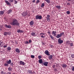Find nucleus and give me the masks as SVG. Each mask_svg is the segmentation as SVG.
<instances>
[{
    "label": "nucleus",
    "mask_w": 74,
    "mask_h": 74,
    "mask_svg": "<svg viewBox=\"0 0 74 74\" xmlns=\"http://www.w3.org/2000/svg\"><path fill=\"white\" fill-rule=\"evenodd\" d=\"M1 52H2V51H1Z\"/></svg>",
    "instance_id": "69168bd1"
},
{
    "label": "nucleus",
    "mask_w": 74,
    "mask_h": 74,
    "mask_svg": "<svg viewBox=\"0 0 74 74\" xmlns=\"http://www.w3.org/2000/svg\"><path fill=\"white\" fill-rule=\"evenodd\" d=\"M11 60H9V61L7 62V63L8 64H11Z\"/></svg>",
    "instance_id": "b1692460"
},
{
    "label": "nucleus",
    "mask_w": 74,
    "mask_h": 74,
    "mask_svg": "<svg viewBox=\"0 0 74 74\" xmlns=\"http://www.w3.org/2000/svg\"><path fill=\"white\" fill-rule=\"evenodd\" d=\"M5 27L6 28H8L9 29H11V26L10 25H7L6 24L5 25Z\"/></svg>",
    "instance_id": "6e6552de"
},
{
    "label": "nucleus",
    "mask_w": 74,
    "mask_h": 74,
    "mask_svg": "<svg viewBox=\"0 0 74 74\" xmlns=\"http://www.w3.org/2000/svg\"><path fill=\"white\" fill-rule=\"evenodd\" d=\"M48 33H49V34H50V32L48 31Z\"/></svg>",
    "instance_id": "4d7b16f0"
},
{
    "label": "nucleus",
    "mask_w": 74,
    "mask_h": 74,
    "mask_svg": "<svg viewBox=\"0 0 74 74\" xmlns=\"http://www.w3.org/2000/svg\"><path fill=\"white\" fill-rule=\"evenodd\" d=\"M54 71H57V69H54Z\"/></svg>",
    "instance_id": "5fc2aeb1"
},
{
    "label": "nucleus",
    "mask_w": 74,
    "mask_h": 74,
    "mask_svg": "<svg viewBox=\"0 0 74 74\" xmlns=\"http://www.w3.org/2000/svg\"><path fill=\"white\" fill-rule=\"evenodd\" d=\"M63 34H64V32L61 33L60 34H57L56 36V37L57 38H59L61 37L62 36H63Z\"/></svg>",
    "instance_id": "f03ea898"
},
{
    "label": "nucleus",
    "mask_w": 74,
    "mask_h": 74,
    "mask_svg": "<svg viewBox=\"0 0 74 74\" xmlns=\"http://www.w3.org/2000/svg\"><path fill=\"white\" fill-rule=\"evenodd\" d=\"M1 43H0V46H1Z\"/></svg>",
    "instance_id": "680f3d73"
},
{
    "label": "nucleus",
    "mask_w": 74,
    "mask_h": 74,
    "mask_svg": "<svg viewBox=\"0 0 74 74\" xmlns=\"http://www.w3.org/2000/svg\"><path fill=\"white\" fill-rule=\"evenodd\" d=\"M7 74H11V73L10 72H8L7 73Z\"/></svg>",
    "instance_id": "864d4df0"
},
{
    "label": "nucleus",
    "mask_w": 74,
    "mask_h": 74,
    "mask_svg": "<svg viewBox=\"0 0 74 74\" xmlns=\"http://www.w3.org/2000/svg\"><path fill=\"white\" fill-rule=\"evenodd\" d=\"M71 57L72 58H74V54H72L71 55Z\"/></svg>",
    "instance_id": "72a5a7b5"
},
{
    "label": "nucleus",
    "mask_w": 74,
    "mask_h": 74,
    "mask_svg": "<svg viewBox=\"0 0 74 74\" xmlns=\"http://www.w3.org/2000/svg\"><path fill=\"white\" fill-rule=\"evenodd\" d=\"M58 42L59 44H62L63 42V40H61V38H60L58 39Z\"/></svg>",
    "instance_id": "423d86ee"
},
{
    "label": "nucleus",
    "mask_w": 74,
    "mask_h": 74,
    "mask_svg": "<svg viewBox=\"0 0 74 74\" xmlns=\"http://www.w3.org/2000/svg\"><path fill=\"white\" fill-rule=\"evenodd\" d=\"M8 69L9 71H11V68L10 67Z\"/></svg>",
    "instance_id": "a19ab883"
},
{
    "label": "nucleus",
    "mask_w": 74,
    "mask_h": 74,
    "mask_svg": "<svg viewBox=\"0 0 74 74\" xmlns=\"http://www.w3.org/2000/svg\"><path fill=\"white\" fill-rule=\"evenodd\" d=\"M1 73V74H3V73H4V72H3V71H2Z\"/></svg>",
    "instance_id": "6e6d98bb"
},
{
    "label": "nucleus",
    "mask_w": 74,
    "mask_h": 74,
    "mask_svg": "<svg viewBox=\"0 0 74 74\" xmlns=\"http://www.w3.org/2000/svg\"><path fill=\"white\" fill-rule=\"evenodd\" d=\"M52 66L53 68H55V65H53Z\"/></svg>",
    "instance_id": "de8ad7c7"
},
{
    "label": "nucleus",
    "mask_w": 74,
    "mask_h": 74,
    "mask_svg": "<svg viewBox=\"0 0 74 74\" xmlns=\"http://www.w3.org/2000/svg\"><path fill=\"white\" fill-rule=\"evenodd\" d=\"M5 3H6L8 5H10L11 3L9 2L8 1H5Z\"/></svg>",
    "instance_id": "f8f14e48"
},
{
    "label": "nucleus",
    "mask_w": 74,
    "mask_h": 74,
    "mask_svg": "<svg viewBox=\"0 0 74 74\" xmlns=\"http://www.w3.org/2000/svg\"><path fill=\"white\" fill-rule=\"evenodd\" d=\"M56 8H57V9H58L59 10H60V8H61V7L60 6L57 5L56 6Z\"/></svg>",
    "instance_id": "a211bd4d"
},
{
    "label": "nucleus",
    "mask_w": 74,
    "mask_h": 74,
    "mask_svg": "<svg viewBox=\"0 0 74 74\" xmlns=\"http://www.w3.org/2000/svg\"><path fill=\"white\" fill-rule=\"evenodd\" d=\"M41 37L42 38H45V36H43V35H42V36H41Z\"/></svg>",
    "instance_id": "09e8293b"
},
{
    "label": "nucleus",
    "mask_w": 74,
    "mask_h": 74,
    "mask_svg": "<svg viewBox=\"0 0 74 74\" xmlns=\"http://www.w3.org/2000/svg\"><path fill=\"white\" fill-rule=\"evenodd\" d=\"M56 65H57H57H59V64H57Z\"/></svg>",
    "instance_id": "e2e57ef3"
},
{
    "label": "nucleus",
    "mask_w": 74,
    "mask_h": 74,
    "mask_svg": "<svg viewBox=\"0 0 74 74\" xmlns=\"http://www.w3.org/2000/svg\"><path fill=\"white\" fill-rule=\"evenodd\" d=\"M29 24L30 25H33V24H34V21L33 20L32 21L29 23Z\"/></svg>",
    "instance_id": "dca6fc26"
},
{
    "label": "nucleus",
    "mask_w": 74,
    "mask_h": 74,
    "mask_svg": "<svg viewBox=\"0 0 74 74\" xmlns=\"http://www.w3.org/2000/svg\"><path fill=\"white\" fill-rule=\"evenodd\" d=\"M14 4H17L18 2L16 1V0H14Z\"/></svg>",
    "instance_id": "7c9ffc66"
},
{
    "label": "nucleus",
    "mask_w": 74,
    "mask_h": 74,
    "mask_svg": "<svg viewBox=\"0 0 74 74\" xmlns=\"http://www.w3.org/2000/svg\"><path fill=\"white\" fill-rule=\"evenodd\" d=\"M70 41H67L66 42V43L68 44V45L70 44Z\"/></svg>",
    "instance_id": "c85d7f7f"
},
{
    "label": "nucleus",
    "mask_w": 74,
    "mask_h": 74,
    "mask_svg": "<svg viewBox=\"0 0 74 74\" xmlns=\"http://www.w3.org/2000/svg\"><path fill=\"white\" fill-rule=\"evenodd\" d=\"M17 32L18 33H23L24 31L23 30H21L20 29H17Z\"/></svg>",
    "instance_id": "9d476101"
},
{
    "label": "nucleus",
    "mask_w": 74,
    "mask_h": 74,
    "mask_svg": "<svg viewBox=\"0 0 74 74\" xmlns=\"http://www.w3.org/2000/svg\"><path fill=\"white\" fill-rule=\"evenodd\" d=\"M67 5H70V3H67Z\"/></svg>",
    "instance_id": "3c124183"
},
{
    "label": "nucleus",
    "mask_w": 74,
    "mask_h": 74,
    "mask_svg": "<svg viewBox=\"0 0 74 74\" xmlns=\"http://www.w3.org/2000/svg\"><path fill=\"white\" fill-rule=\"evenodd\" d=\"M31 35L32 36H35V35H36V32H32L31 33Z\"/></svg>",
    "instance_id": "412c9836"
},
{
    "label": "nucleus",
    "mask_w": 74,
    "mask_h": 74,
    "mask_svg": "<svg viewBox=\"0 0 74 74\" xmlns=\"http://www.w3.org/2000/svg\"><path fill=\"white\" fill-rule=\"evenodd\" d=\"M16 52H18V53H19L20 52V50H19V49H15Z\"/></svg>",
    "instance_id": "6ab92c4d"
},
{
    "label": "nucleus",
    "mask_w": 74,
    "mask_h": 74,
    "mask_svg": "<svg viewBox=\"0 0 74 74\" xmlns=\"http://www.w3.org/2000/svg\"><path fill=\"white\" fill-rule=\"evenodd\" d=\"M40 3V0H38L36 2V3Z\"/></svg>",
    "instance_id": "79ce46f5"
},
{
    "label": "nucleus",
    "mask_w": 74,
    "mask_h": 74,
    "mask_svg": "<svg viewBox=\"0 0 74 74\" xmlns=\"http://www.w3.org/2000/svg\"><path fill=\"white\" fill-rule=\"evenodd\" d=\"M50 37L51 38V39H53V37L51 35H50Z\"/></svg>",
    "instance_id": "ea45409f"
},
{
    "label": "nucleus",
    "mask_w": 74,
    "mask_h": 74,
    "mask_svg": "<svg viewBox=\"0 0 74 74\" xmlns=\"http://www.w3.org/2000/svg\"><path fill=\"white\" fill-rule=\"evenodd\" d=\"M41 58H42V56H38V58L39 59H41Z\"/></svg>",
    "instance_id": "e433bc0d"
},
{
    "label": "nucleus",
    "mask_w": 74,
    "mask_h": 74,
    "mask_svg": "<svg viewBox=\"0 0 74 74\" xmlns=\"http://www.w3.org/2000/svg\"><path fill=\"white\" fill-rule=\"evenodd\" d=\"M3 74H7L5 73H3Z\"/></svg>",
    "instance_id": "0e129e2a"
},
{
    "label": "nucleus",
    "mask_w": 74,
    "mask_h": 74,
    "mask_svg": "<svg viewBox=\"0 0 74 74\" xmlns=\"http://www.w3.org/2000/svg\"><path fill=\"white\" fill-rule=\"evenodd\" d=\"M4 12L3 11H0V16H1L4 14Z\"/></svg>",
    "instance_id": "f3484780"
},
{
    "label": "nucleus",
    "mask_w": 74,
    "mask_h": 74,
    "mask_svg": "<svg viewBox=\"0 0 74 74\" xmlns=\"http://www.w3.org/2000/svg\"><path fill=\"white\" fill-rule=\"evenodd\" d=\"M68 1H71V0H68Z\"/></svg>",
    "instance_id": "bf43d9fd"
},
{
    "label": "nucleus",
    "mask_w": 74,
    "mask_h": 74,
    "mask_svg": "<svg viewBox=\"0 0 74 74\" xmlns=\"http://www.w3.org/2000/svg\"><path fill=\"white\" fill-rule=\"evenodd\" d=\"M45 1H46L48 3H50V1L49 0H45Z\"/></svg>",
    "instance_id": "393cba45"
},
{
    "label": "nucleus",
    "mask_w": 74,
    "mask_h": 74,
    "mask_svg": "<svg viewBox=\"0 0 74 74\" xmlns=\"http://www.w3.org/2000/svg\"><path fill=\"white\" fill-rule=\"evenodd\" d=\"M11 12H12V10H9L7 12V13L8 14H10V13H11Z\"/></svg>",
    "instance_id": "5701e85b"
},
{
    "label": "nucleus",
    "mask_w": 74,
    "mask_h": 74,
    "mask_svg": "<svg viewBox=\"0 0 74 74\" xmlns=\"http://www.w3.org/2000/svg\"><path fill=\"white\" fill-rule=\"evenodd\" d=\"M45 53L47 55H48V56H49V51L48 50H46L45 51Z\"/></svg>",
    "instance_id": "ddd939ff"
},
{
    "label": "nucleus",
    "mask_w": 74,
    "mask_h": 74,
    "mask_svg": "<svg viewBox=\"0 0 74 74\" xmlns=\"http://www.w3.org/2000/svg\"><path fill=\"white\" fill-rule=\"evenodd\" d=\"M44 6H45V4L44 3H42L41 5V7L43 8Z\"/></svg>",
    "instance_id": "4be33fe9"
},
{
    "label": "nucleus",
    "mask_w": 74,
    "mask_h": 74,
    "mask_svg": "<svg viewBox=\"0 0 74 74\" xmlns=\"http://www.w3.org/2000/svg\"><path fill=\"white\" fill-rule=\"evenodd\" d=\"M20 64L21 65H23V66H25V62L22 61H20Z\"/></svg>",
    "instance_id": "4468645a"
},
{
    "label": "nucleus",
    "mask_w": 74,
    "mask_h": 74,
    "mask_svg": "<svg viewBox=\"0 0 74 74\" xmlns=\"http://www.w3.org/2000/svg\"><path fill=\"white\" fill-rule=\"evenodd\" d=\"M66 13L67 14H70V12L69 11H67L66 12Z\"/></svg>",
    "instance_id": "473e14b6"
},
{
    "label": "nucleus",
    "mask_w": 74,
    "mask_h": 74,
    "mask_svg": "<svg viewBox=\"0 0 74 74\" xmlns=\"http://www.w3.org/2000/svg\"><path fill=\"white\" fill-rule=\"evenodd\" d=\"M7 47V45H4L3 47L4 48H6Z\"/></svg>",
    "instance_id": "8fccbe9b"
},
{
    "label": "nucleus",
    "mask_w": 74,
    "mask_h": 74,
    "mask_svg": "<svg viewBox=\"0 0 74 74\" xmlns=\"http://www.w3.org/2000/svg\"><path fill=\"white\" fill-rule=\"evenodd\" d=\"M44 66H48V62H45L44 63H43Z\"/></svg>",
    "instance_id": "9b49d317"
},
{
    "label": "nucleus",
    "mask_w": 74,
    "mask_h": 74,
    "mask_svg": "<svg viewBox=\"0 0 74 74\" xmlns=\"http://www.w3.org/2000/svg\"><path fill=\"white\" fill-rule=\"evenodd\" d=\"M7 49L8 50V51H11V47H8L7 48Z\"/></svg>",
    "instance_id": "a878e982"
},
{
    "label": "nucleus",
    "mask_w": 74,
    "mask_h": 74,
    "mask_svg": "<svg viewBox=\"0 0 74 74\" xmlns=\"http://www.w3.org/2000/svg\"><path fill=\"white\" fill-rule=\"evenodd\" d=\"M62 66L63 68H66L67 66V65L66 64H62Z\"/></svg>",
    "instance_id": "2eb2a0df"
},
{
    "label": "nucleus",
    "mask_w": 74,
    "mask_h": 74,
    "mask_svg": "<svg viewBox=\"0 0 74 74\" xmlns=\"http://www.w3.org/2000/svg\"><path fill=\"white\" fill-rule=\"evenodd\" d=\"M47 18V20L48 22H49L50 21V18Z\"/></svg>",
    "instance_id": "c756f323"
},
{
    "label": "nucleus",
    "mask_w": 74,
    "mask_h": 74,
    "mask_svg": "<svg viewBox=\"0 0 74 74\" xmlns=\"http://www.w3.org/2000/svg\"><path fill=\"white\" fill-rule=\"evenodd\" d=\"M50 18V15H47L46 18Z\"/></svg>",
    "instance_id": "c9c22d12"
},
{
    "label": "nucleus",
    "mask_w": 74,
    "mask_h": 74,
    "mask_svg": "<svg viewBox=\"0 0 74 74\" xmlns=\"http://www.w3.org/2000/svg\"><path fill=\"white\" fill-rule=\"evenodd\" d=\"M70 46L71 47H73V43H70Z\"/></svg>",
    "instance_id": "2f4dec72"
},
{
    "label": "nucleus",
    "mask_w": 74,
    "mask_h": 74,
    "mask_svg": "<svg viewBox=\"0 0 74 74\" xmlns=\"http://www.w3.org/2000/svg\"><path fill=\"white\" fill-rule=\"evenodd\" d=\"M32 42V41L31 40H29V43H31Z\"/></svg>",
    "instance_id": "c03bdc74"
},
{
    "label": "nucleus",
    "mask_w": 74,
    "mask_h": 74,
    "mask_svg": "<svg viewBox=\"0 0 74 74\" xmlns=\"http://www.w3.org/2000/svg\"><path fill=\"white\" fill-rule=\"evenodd\" d=\"M9 1L10 2V3H13L14 0H9Z\"/></svg>",
    "instance_id": "bb28decb"
},
{
    "label": "nucleus",
    "mask_w": 74,
    "mask_h": 74,
    "mask_svg": "<svg viewBox=\"0 0 74 74\" xmlns=\"http://www.w3.org/2000/svg\"><path fill=\"white\" fill-rule=\"evenodd\" d=\"M72 70V71H74V66L73 67Z\"/></svg>",
    "instance_id": "49530a36"
},
{
    "label": "nucleus",
    "mask_w": 74,
    "mask_h": 74,
    "mask_svg": "<svg viewBox=\"0 0 74 74\" xmlns=\"http://www.w3.org/2000/svg\"><path fill=\"white\" fill-rule=\"evenodd\" d=\"M12 25L13 26H15L17 25L19 26V24L18 23V21L16 19H14L12 22Z\"/></svg>",
    "instance_id": "f257e3e1"
},
{
    "label": "nucleus",
    "mask_w": 74,
    "mask_h": 74,
    "mask_svg": "<svg viewBox=\"0 0 74 74\" xmlns=\"http://www.w3.org/2000/svg\"><path fill=\"white\" fill-rule=\"evenodd\" d=\"M10 65L12 66H14V64L13 63V62H11L10 63Z\"/></svg>",
    "instance_id": "4c0bfd02"
},
{
    "label": "nucleus",
    "mask_w": 74,
    "mask_h": 74,
    "mask_svg": "<svg viewBox=\"0 0 74 74\" xmlns=\"http://www.w3.org/2000/svg\"><path fill=\"white\" fill-rule=\"evenodd\" d=\"M5 66H8V64H5Z\"/></svg>",
    "instance_id": "a18cd8bd"
},
{
    "label": "nucleus",
    "mask_w": 74,
    "mask_h": 74,
    "mask_svg": "<svg viewBox=\"0 0 74 74\" xmlns=\"http://www.w3.org/2000/svg\"><path fill=\"white\" fill-rule=\"evenodd\" d=\"M0 42H1V44H2L3 43V42L0 41Z\"/></svg>",
    "instance_id": "052dcab7"
},
{
    "label": "nucleus",
    "mask_w": 74,
    "mask_h": 74,
    "mask_svg": "<svg viewBox=\"0 0 74 74\" xmlns=\"http://www.w3.org/2000/svg\"><path fill=\"white\" fill-rule=\"evenodd\" d=\"M42 44L43 45H45L44 43H42Z\"/></svg>",
    "instance_id": "13d9d810"
},
{
    "label": "nucleus",
    "mask_w": 74,
    "mask_h": 74,
    "mask_svg": "<svg viewBox=\"0 0 74 74\" xmlns=\"http://www.w3.org/2000/svg\"><path fill=\"white\" fill-rule=\"evenodd\" d=\"M29 43V42H28V41H27L25 42V44H28Z\"/></svg>",
    "instance_id": "58836bf2"
},
{
    "label": "nucleus",
    "mask_w": 74,
    "mask_h": 74,
    "mask_svg": "<svg viewBox=\"0 0 74 74\" xmlns=\"http://www.w3.org/2000/svg\"><path fill=\"white\" fill-rule=\"evenodd\" d=\"M35 19H40L41 20L42 19V16L41 15L39 16L38 15H37L36 16Z\"/></svg>",
    "instance_id": "7ed1b4c3"
},
{
    "label": "nucleus",
    "mask_w": 74,
    "mask_h": 74,
    "mask_svg": "<svg viewBox=\"0 0 74 74\" xmlns=\"http://www.w3.org/2000/svg\"><path fill=\"white\" fill-rule=\"evenodd\" d=\"M56 31H53L52 32V34L54 36H56Z\"/></svg>",
    "instance_id": "0eeeda50"
},
{
    "label": "nucleus",
    "mask_w": 74,
    "mask_h": 74,
    "mask_svg": "<svg viewBox=\"0 0 74 74\" xmlns=\"http://www.w3.org/2000/svg\"><path fill=\"white\" fill-rule=\"evenodd\" d=\"M11 33V32H5L3 34H4V36H7L8 34V35H10Z\"/></svg>",
    "instance_id": "20e7f679"
},
{
    "label": "nucleus",
    "mask_w": 74,
    "mask_h": 74,
    "mask_svg": "<svg viewBox=\"0 0 74 74\" xmlns=\"http://www.w3.org/2000/svg\"><path fill=\"white\" fill-rule=\"evenodd\" d=\"M35 1H36V0H33L32 1L33 3H35Z\"/></svg>",
    "instance_id": "603ef678"
},
{
    "label": "nucleus",
    "mask_w": 74,
    "mask_h": 74,
    "mask_svg": "<svg viewBox=\"0 0 74 74\" xmlns=\"http://www.w3.org/2000/svg\"><path fill=\"white\" fill-rule=\"evenodd\" d=\"M52 55H51L49 56V59H50V60H51V59H52Z\"/></svg>",
    "instance_id": "aec40b11"
},
{
    "label": "nucleus",
    "mask_w": 74,
    "mask_h": 74,
    "mask_svg": "<svg viewBox=\"0 0 74 74\" xmlns=\"http://www.w3.org/2000/svg\"><path fill=\"white\" fill-rule=\"evenodd\" d=\"M28 73H32V70H28Z\"/></svg>",
    "instance_id": "f704fd0d"
},
{
    "label": "nucleus",
    "mask_w": 74,
    "mask_h": 74,
    "mask_svg": "<svg viewBox=\"0 0 74 74\" xmlns=\"http://www.w3.org/2000/svg\"><path fill=\"white\" fill-rule=\"evenodd\" d=\"M38 62L40 64H43V61L42 59H40L39 60Z\"/></svg>",
    "instance_id": "1a4fd4ad"
},
{
    "label": "nucleus",
    "mask_w": 74,
    "mask_h": 74,
    "mask_svg": "<svg viewBox=\"0 0 74 74\" xmlns=\"http://www.w3.org/2000/svg\"><path fill=\"white\" fill-rule=\"evenodd\" d=\"M40 34L41 35H42H42H45V34H44L43 33H41Z\"/></svg>",
    "instance_id": "37998d69"
},
{
    "label": "nucleus",
    "mask_w": 74,
    "mask_h": 74,
    "mask_svg": "<svg viewBox=\"0 0 74 74\" xmlns=\"http://www.w3.org/2000/svg\"><path fill=\"white\" fill-rule=\"evenodd\" d=\"M31 58H32V59H34V58L35 56L34 55H32L31 56Z\"/></svg>",
    "instance_id": "cd10ccee"
},
{
    "label": "nucleus",
    "mask_w": 74,
    "mask_h": 74,
    "mask_svg": "<svg viewBox=\"0 0 74 74\" xmlns=\"http://www.w3.org/2000/svg\"><path fill=\"white\" fill-rule=\"evenodd\" d=\"M21 14L23 17H25V16H26L27 15V12H24Z\"/></svg>",
    "instance_id": "39448f33"
}]
</instances>
